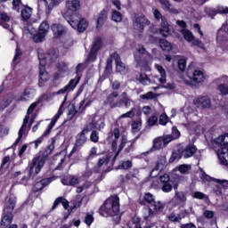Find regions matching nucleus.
<instances>
[{
    "label": "nucleus",
    "instance_id": "obj_1",
    "mask_svg": "<svg viewBox=\"0 0 228 228\" xmlns=\"http://www.w3.org/2000/svg\"><path fill=\"white\" fill-rule=\"evenodd\" d=\"M120 213V199L111 196L100 208L102 216H117Z\"/></svg>",
    "mask_w": 228,
    "mask_h": 228
},
{
    "label": "nucleus",
    "instance_id": "obj_2",
    "mask_svg": "<svg viewBox=\"0 0 228 228\" xmlns=\"http://www.w3.org/2000/svg\"><path fill=\"white\" fill-rule=\"evenodd\" d=\"M56 58V55L51 53H44L38 52V60H39V86H44L45 83L49 81V73L45 70V65L47 61H53Z\"/></svg>",
    "mask_w": 228,
    "mask_h": 228
},
{
    "label": "nucleus",
    "instance_id": "obj_3",
    "mask_svg": "<svg viewBox=\"0 0 228 228\" xmlns=\"http://www.w3.org/2000/svg\"><path fill=\"white\" fill-rule=\"evenodd\" d=\"M15 197H9L5 200V206L4 208V216L0 223V228H6L11 225L13 220V209H15Z\"/></svg>",
    "mask_w": 228,
    "mask_h": 228
},
{
    "label": "nucleus",
    "instance_id": "obj_4",
    "mask_svg": "<svg viewBox=\"0 0 228 228\" xmlns=\"http://www.w3.org/2000/svg\"><path fill=\"white\" fill-rule=\"evenodd\" d=\"M37 104L38 102H34L28 107L27 110V115L23 119V124L19 131L18 138L16 139V143H19V142H20V139L22 138V136H28V132H26V126H28V127H31V126L35 122V119L37 118V115L32 113L35 108H37Z\"/></svg>",
    "mask_w": 228,
    "mask_h": 228
},
{
    "label": "nucleus",
    "instance_id": "obj_5",
    "mask_svg": "<svg viewBox=\"0 0 228 228\" xmlns=\"http://www.w3.org/2000/svg\"><path fill=\"white\" fill-rule=\"evenodd\" d=\"M221 148L217 151V158L221 165H228V134L220 135L215 141Z\"/></svg>",
    "mask_w": 228,
    "mask_h": 228
},
{
    "label": "nucleus",
    "instance_id": "obj_6",
    "mask_svg": "<svg viewBox=\"0 0 228 228\" xmlns=\"http://www.w3.org/2000/svg\"><path fill=\"white\" fill-rule=\"evenodd\" d=\"M181 79L183 83L188 86H195V85H200V83H204V81H206V75L204 74V71L200 69H195L192 72V76L185 73L181 77Z\"/></svg>",
    "mask_w": 228,
    "mask_h": 228
},
{
    "label": "nucleus",
    "instance_id": "obj_7",
    "mask_svg": "<svg viewBox=\"0 0 228 228\" xmlns=\"http://www.w3.org/2000/svg\"><path fill=\"white\" fill-rule=\"evenodd\" d=\"M126 143H127V138L122 137L118 151H112L111 152H109L107 155L100 158L98 161V167H107L108 163H110V158H113V161H115V159H117V158L118 157V154H120V151H122L126 146Z\"/></svg>",
    "mask_w": 228,
    "mask_h": 228
},
{
    "label": "nucleus",
    "instance_id": "obj_8",
    "mask_svg": "<svg viewBox=\"0 0 228 228\" xmlns=\"http://www.w3.org/2000/svg\"><path fill=\"white\" fill-rule=\"evenodd\" d=\"M63 104L61 105L57 114H55V116L53 118L51 123L48 126V129L43 134V135L39 138H37L35 141V149H38V145H40V143H42L44 142V136H47V134H49L51 133V131L53 130V127H54V126H56V122H58V119L60 118V117H61V115H63Z\"/></svg>",
    "mask_w": 228,
    "mask_h": 228
},
{
    "label": "nucleus",
    "instance_id": "obj_9",
    "mask_svg": "<svg viewBox=\"0 0 228 228\" xmlns=\"http://www.w3.org/2000/svg\"><path fill=\"white\" fill-rule=\"evenodd\" d=\"M44 165H45V157L37 156L34 158L30 163V175L40 174L42 168H44Z\"/></svg>",
    "mask_w": 228,
    "mask_h": 228
},
{
    "label": "nucleus",
    "instance_id": "obj_10",
    "mask_svg": "<svg viewBox=\"0 0 228 228\" xmlns=\"http://www.w3.org/2000/svg\"><path fill=\"white\" fill-rule=\"evenodd\" d=\"M197 152V147L193 144L187 145L182 151H176L172 154L173 159H181V158H191Z\"/></svg>",
    "mask_w": 228,
    "mask_h": 228
},
{
    "label": "nucleus",
    "instance_id": "obj_11",
    "mask_svg": "<svg viewBox=\"0 0 228 228\" xmlns=\"http://www.w3.org/2000/svg\"><path fill=\"white\" fill-rule=\"evenodd\" d=\"M91 125L87 126L77 136V141L75 143V146L73 147L70 154H74L79 147H83L85 143H86V134L92 131V127L90 126Z\"/></svg>",
    "mask_w": 228,
    "mask_h": 228
},
{
    "label": "nucleus",
    "instance_id": "obj_12",
    "mask_svg": "<svg viewBox=\"0 0 228 228\" xmlns=\"http://www.w3.org/2000/svg\"><path fill=\"white\" fill-rule=\"evenodd\" d=\"M167 167V158L165 155H162L159 158L155 167L151 172V177H158L159 175V172L165 170Z\"/></svg>",
    "mask_w": 228,
    "mask_h": 228
},
{
    "label": "nucleus",
    "instance_id": "obj_13",
    "mask_svg": "<svg viewBox=\"0 0 228 228\" xmlns=\"http://www.w3.org/2000/svg\"><path fill=\"white\" fill-rule=\"evenodd\" d=\"M117 97H118V93L117 92L110 94L104 102L105 106H109L110 110H113L114 108H120L122 106V98L120 100H117Z\"/></svg>",
    "mask_w": 228,
    "mask_h": 228
},
{
    "label": "nucleus",
    "instance_id": "obj_14",
    "mask_svg": "<svg viewBox=\"0 0 228 228\" xmlns=\"http://www.w3.org/2000/svg\"><path fill=\"white\" fill-rule=\"evenodd\" d=\"M27 35H30L33 38L34 42H42L44 38H45V35H47V30L45 29H31L27 30Z\"/></svg>",
    "mask_w": 228,
    "mask_h": 228
},
{
    "label": "nucleus",
    "instance_id": "obj_15",
    "mask_svg": "<svg viewBox=\"0 0 228 228\" xmlns=\"http://www.w3.org/2000/svg\"><path fill=\"white\" fill-rule=\"evenodd\" d=\"M134 25L140 29H143V28H147V26H151V20H147L145 16L140 15L133 18Z\"/></svg>",
    "mask_w": 228,
    "mask_h": 228
},
{
    "label": "nucleus",
    "instance_id": "obj_16",
    "mask_svg": "<svg viewBox=\"0 0 228 228\" xmlns=\"http://www.w3.org/2000/svg\"><path fill=\"white\" fill-rule=\"evenodd\" d=\"M194 105L197 108H211V100L208 96H200L193 100Z\"/></svg>",
    "mask_w": 228,
    "mask_h": 228
},
{
    "label": "nucleus",
    "instance_id": "obj_17",
    "mask_svg": "<svg viewBox=\"0 0 228 228\" xmlns=\"http://www.w3.org/2000/svg\"><path fill=\"white\" fill-rule=\"evenodd\" d=\"M0 20L4 29H13V21H12V17L8 13L0 12Z\"/></svg>",
    "mask_w": 228,
    "mask_h": 228
},
{
    "label": "nucleus",
    "instance_id": "obj_18",
    "mask_svg": "<svg viewBox=\"0 0 228 228\" xmlns=\"http://www.w3.org/2000/svg\"><path fill=\"white\" fill-rule=\"evenodd\" d=\"M102 45V43L101 42V39H98L94 43L89 56L87 58L88 61H94L97 59V52L101 49Z\"/></svg>",
    "mask_w": 228,
    "mask_h": 228
},
{
    "label": "nucleus",
    "instance_id": "obj_19",
    "mask_svg": "<svg viewBox=\"0 0 228 228\" xmlns=\"http://www.w3.org/2000/svg\"><path fill=\"white\" fill-rule=\"evenodd\" d=\"M81 77H77L75 79H71L67 86L58 91L57 94H65V92H72L79 85Z\"/></svg>",
    "mask_w": 228,
    "mask_h": 228
},
{
    "label": "nucleus",
    "instance_id": "obj_20",
    "mask_svg": "<svg viewBox=\"0 0 228 228\" xmlns=\"http://www.w3.org/2000/svg\"><path fill=\"white\" fill-rule=\"evenodd\" d=\"M68 23L75 29V28H77V29H86L89 26L88 20L85 18H81L79 21H74L70 20L68 21Z\"/></svg>",
    "mask_w": 228,
    "mask_h": 228
},
{
    "label": "nucleus",
    "instance_id": "obj_21",
    "mask_svg": "<svg viewBox=\"0 0 228 228\" xmlns=\"http://www.w3.org/2000/svg\"><path fill=\"white\" fill-rule=\"evenodd\" d=\"M113 58L116 61V70H117V72H119V74H127V68L122 62L118 54L114 53Z\"/></svg>",
    "mask_w": 228,
    "mask_h": 228
},
{
    "label": "nucleus",
    "instance_id": "obj_22",
    "mask_svg": "<svg viewBox=\"0 0 228 228\" xmlns=\"http://www.w3.org/2000/svg\"><path fill=\"white\" fill-rule=\"evenodd\" d=\"M200 179L202 181H214V183H217V184H221V186H224V188L228 186V181L227 180H220V179H216V178H211L206 173H201L200 174Z\"/></svg>",
    "mask_w": 228,
    "mask_h": 228
},
{
    "label": "nucleus",
    "instance_id": "obj_23",
    "mask_svg": "<svg viewBox=\"0 0 228 228\" xmlns=\"http://www.w3.org/2000/svg\"><path fill=\"white\" fill-rule=\"evenodd\" d=\"M66 8L69 12H77L81 8L79 0H69L66 2Z\"/></svg>",
    "mask_w": 228,
    "mask_h": 228
},
{
    "label": "nucleus",
    "instance_id": "obj_24",
    "mask_svg": "<svg viewBox=\"0 0 228 228\" xmlns=\"http://www.w3.org/2000/svg\"><path fill=\"white\" fill-rule=\"evenodd\" d=\"M106 19H108V12L106 10H102L99 13L97 20H96V28L98 29L102 28V26L104 25V22H106Z\"/></svg>",
    "mask_w": 228,
    "mask_h": 228
},
{
    "label": "nucleus",
    "instance_id": "obj_25",
    "mask_svg": "<svg viewBox=\"0 0 228 228\" xmlns=\"http://www.w3.org/2000/svg\"><path fill=\"white\" fill-rule=\"evenodd\" d=\"M155 69L158 70L159 74H160L159 82H160L161 85H165V83H167V71L165 70L163 66L159 64H155Z\"/></svg>",
    "mask_w": 228,
    "mask_h": 228
},
{
    "label": "nucleus",
    "instance_id": "obj_26",
    "mask_svg": "<svg viewBox=\"0 0 228 228\" xmlns=\"http://www.w3.org/2000/svg\"><path fill=\"white\" fill-rule=\"evenodd\" d=\"M59 72L55 74L54 79H60V77H63L65 73L69 70L67 64L65 62H61L58 65Z\"/></svg>",
    "mask_w": 228,
    "mask_h": 228
},
{
    "label": "nucleus",
    "instance_id": "obj_27",
    "mask_svg": "<svg viewBox=\"0 0 228 228\" xmlns=\"http://www.w3.org/2000/svg\"><path fill=\"white\" fill-rule=\"evenodd\" d=\"M220 83H224V84H221L218 86V90L219 92H221V94H223V95H226V94L228 93V88L225 85H228V77L227 76L222 77L220 78Z\"/></svg>",
    "mask_w": 228,
    "mask_h": 228
},
{
    "label": "nucleus",
    "instance_id": "obj_28",
    "mask_svg": "<svg viewBox=\"0 0 228 228\" xmlns=\"http://www.w3.org/2000/svg\"><path fill=\"white\" fill-rule=\"evenodd\" d=\"M165 142L163 141V137H158L153 141L152 151H159L161 149H165Z\"/></svg>",
    "mask_w": 228,
    "mask_h": 228
},
{
    "label": "nucleus",
    "instance_id": "obj_29",
    "mask_svg": "<svg viewBox=\"0 0 228 228\" xmlns=\"http://www.w3.org/2000/svg\"><path fill=\"white\" fill-rule=\"evenodd\" d=\"M159 45L162 51H172V44L168 43L166 39H160Z\"/></svg>",
    "mask_w": 228,
    "mask_h": 228
},
{
    "label": "nucleus",
    "instance_id": "obj_30",
    "mask_svg": "<svg viewBox=\"0 0 228 228\" xmlns=\"http://www.w3.org/2000/svg\"><path fill=\"white\" fill-rule=\"evenodd\" d=\"M30 95H31V91L25 90L21 94L16 97V101L18 102L29 101V97H31Z\"/></svg>",
    "mask_w": 228,
    "mask_h": 228
},
{
    "label": "nucleus",
    "instance_id": "obj_31",
    "mask_svg": "<svg viewBox=\"0 0 228 228\" xmlns=\"http://www.w3.org/2000/svg\"><path fill=\"white\" fill-rule=\"evenodd\" d=\"M183 126H187V129H189V131L191 132L194 131V133L197 134L200 133V131H199L200 129V126H199L195 122L183 123Z\"/></svg>",
    "mask_w": 228,
    "mask_h": 228
},
{
    "label": "nucleus",
    "instance_id": "obj_32",
    "mask_svg": "<svg viewBox=\"0 0 228 228\" xmlns=\"http://www.w3.org/2000/svg\"><path fill=\"white\" fill-rule=\"evenodd\" d=\"M137 81H140L142 85H151V78L146 74L140 73L136 76Z\"/></svg>",
    "mask_w": 228,
    "mask_h": 228
},
{
    "label": "nucleus",
    "instance_id": "obj_33",
    "mask_svg": "<svg viewBox=\"0 0 228 228\" xmlns=\"http://www.w3.org/2000/svg\"><path fill=\"white\" fill-rule=\"evenodd\" d=\"M31 13H33V10L29 7H25L21 11V17L23 20H28V19H31Z\"/></svg>",
    "mask_w": 228,
    "mask_h": 228
},
{
    "label": "nucleus",
    "instance_id": "obj_34",
    "mask_svg": "<svg viewBox=\"0 0 228 228\" xmlns=\"http://www.w3.org/2000/svg\"><path fill=\"white\" fill-rule=\"evenodd\" d=\"M133 133H139L142 131V118H139L132 123Z\"/></svg>",
    "mask_w": 228,
    "mask_h": 228
},
{
    "label": "nucleus",
    "instance_id": "obj_35",
    "mask_svg": "<svg viewBox=\"0 0 228 228\" xmlns=\"http://www.w3.org/2000/svg\"><path fill=\"white\" fill-rule=\"evenodd\" d=\"M123 102L125 103L126 108H129L134 104L133 101L127 98V94L126 93H123L121 95V104Z\"/></svg>",
    "mask_w": 228,
    "mask_h": 228
},
{
    "label": "nucleus",
    "instance_id": "obj_36",
    "mask_svg": "<svg viewBox=\"0 0 228 228\" xmlns=\"http://www.w3.org/2000/svg\"><path fill=\"white\" fill-rule=\"evenodd\" d=\"M58 204H61L64 209H69V200H65V198H58L53 204V208H56Z\"/></svg>",
    "mask_w": 228,
    "mask_h": 228
},
{
    "label": "nucleus",
    "instance_id": "obj_37",
    "mask_svg": "<svg viewBox=\"0 0 228 228\" xmlns=\"http://www.w3.org/2000/svg\"><path fill=\"white\" fill-rule=\"evenodd\" d=\"M61 183L66 186L69 184H70V186H76V184H79V179H77L76 176H72L69 178V182H67L65 179H62Z\"/></svg>",
    "mask_w": 228,
    "mask_h": 228
},
{
    "label": "nucleus",
    "instance_id": "obj_38",
    "mask_svg": "<svg viewBox=\"0 0 228 228\" xmlns=\"http://www.w3.org/2000/svg\"><path fill=\"white\" fill-rule=\"evenodd\" d=\"M113 60H115V57L111 55L108 60H107V65L105 68V74H111V70L113 69Z\"/></svg>",
    "mask_w": 228,
    "mask_h": 228
},
{
    "label": "nucleus",
    "instance_id": "obj_39",
    "mask_svg": "<svg viewBox=\"0 0 228 228\" xmlns=\"http://www.w3.org/2000/svg\"><path fill=\"white\" fill-rule=\"evenodd\" d=\"M180 32L182 33V35H183V37L187 42H193V40H195L193 37V34H191L190 30L182 29L180 30Z\"/></svg>",
    "mask_w": 228,
    "mask_h": 228
},
{
    "label": "nucleus",
    "instance_id": "obj_40",
    "mask_svg": "<svg viewBox=\"0 0 228 228\" xmlns=\"http://www.w3.org/2000/svg\"><path fill=\"white\" fill-rule=\"evenodd\" d=\"M113 136L115 138V141L112 142V151L117 152V139L120 138V130L118 128L114 129L113 131Z\"/></svg>",
    "mask_w": 228,
    "mask_h": 228
},
{
    "label": "nucleus",
    "instance_id": "obj_41",
    "mask_svg": "<svg viewBox=\"0 0 228 228\" xmlns=\"http://www.w3.org/2000/svg\"><path fill=\"white\" fill-rule=\"evenodd\" d=\"M191 169V166L183 164L176 167L175 170H178L180 174H186Z\"/></svg>",
    "mask_w": 228,
    "mask_h": 228
},
{
    "label": "nucleus",
    "instance_id": "obj_42",
    "mask_svg": "<svg viewBox=\"0 0 228 228\" xmlns=\"http://www.w3.org/2000/svg\"><path fill=\"white\" fill-rule=\"evenodd\" d=\"M142 54H145V48L143 46H139L134 54L135 61H140L142 60Z\"/></svg>",
    "mask_w": 228,
    "mask_h": 228
},
{
    "label": "nucleus",
    "instance_id": "obj_43",
    "mask_svg": "<svg viewBox=\"0 0 228 228\" xmlns=\"http://www.w3.org/2000/svg\"><path fill=\"white\" fill-rule=\"evenodd\" d=\"M87 126H90V127H92V129H94V128H95V129H104V120L100 118L96 122V124L90 123Z\"/></svg>",
    "mask_w": 228,
    "mask_h": 228
},
{
    "label": "nucleus",
    "instance_id": "obj_44",
    "mask_svg": "<svg viewBox=\"0 0 228 228\" xmlns=\"http://www.w3.org/2000/svg\"><path fill=\"white\" fill-rule=\"evenodd\" d=\"M111 19L114 22H121L122 21V13L118 11H112Z\"/></svg>",
    "mask_w": 228,
    "mask_h": 228
},
{
    "label": "nucleus",
    "instance_id": "obj_45",
    "mask_svg": "<svg viewBox=\"0 0 228 228\" xmlns=\"http://www.w3.org/2000/svg\"><path fill=\"white\" fill-rule=\"evenodd\" d=\"M133 167V162L130 160H125L121 162V164L118 166L119 170H128V168H131Z\"/></svg>",
    "mask_w": 228,
    "mask_h": 228
},
{
    "label": "nucleus",
    "instance_id": "obj_46",
    "mask_svg": "<svg viewBox=\"0 0 228 228\" xmlns=\"http://www.w3.org/2000/svg\"><path fill=\"white\" fill-rule=\"evenodd\" d=\"M10 104H12V97L4 99L0 102V110H4V108H8V106H10Z\"/></svg>",
    "mask_w": 228,
    "mask_h": 228
},
{
    "label": "nucleus",
    "instance_id": "obj_47",
    "mask_svg": "<svg viewBox=\"0 0 228 228\" xmlns=\"http://www.w3.org/2000/svg\"><path fill=\"white\" fill-rule=\"evenodd\" d=\"M152 13L154 19H156L157 20H162L163 19H165L163 14H161V12H159V10H158L157 8L152 9Z\"/></svg>",
    "mask_w": 228,
    "mask_h": 228
},
{
    "label": "nucleus",
    "instance_id": "obj_48",
    "mask_svg": "<svg viewBox=\"0 0 228 228\" xmlns=\"http://www.w3.org/2000/svg\"><path fill=\"white\" fill-rule=\"evenodd\" d=\"M159 1L164 12H168V10H170V7L172 6V4H170V2H168V0H159Z\"/></svg>",
    "mask_w": 228,
    "mask_h": 228
},
{
    "label": "nucleus",
    "instance_id": "obj_49",
    "mask_svg": "<svg viewBox=\"0 0 228 228\" xmlns=\"http://www.w3.org/2000/svg\"><path fill=\"white\" fill-rule=\"evenodd\" d=\"M133 117H134V108L131 109L130 111H127L125 114H122L118 120H122V118H133Z\"/></svg>",
    "mask_w": 228,
    "mask_h": 228
},
{
    "label": "nucleus",
    "instance_id": "obj_50",
    "mask_svg": "<svg viewBox=\"0 0 228 228\" xmlns=\"http://www.w3.org/2000/svg\"><path fill=\"white\" fill-rule=\"evenodd\" d=\"M99 154L97 153V147H92L89 151V155L87 159H94V158H97Z\"/></svg>",
    "mask_w": 228,
    "mask_h": 228
},
{
    "label": "nucleus",
    "instance_id": "obj_51",
    "mask_svg": "<svg viewBox=\"0 0 228 228\" xmlns=\"http://www.w3.org/2000/svg\"><path fill=\"white\" fill-rule=\"evenodd\" d=\"M147 124L150 127H152L158 124V117L151 116L147 119Z\"/></svg>",
    "mask_w": 228,
    "mask_h": 228
},
{
    "label": "nucleus",
    "instance_id": "obj_52",
    "mask_svg": "<svg viewBox=\"0 0 228 228\" xmlns=\"http://www.w3.org/2000/svg\"><path fill=\"white\" fill-rule=\"evenodd\" d=\"M54 151V142H53L45 150V154L43 156V158H47L49 154H52L53 151Z\"/></svg>",
    "mask_w": 228,
    "mask_h": 228
},
{
    "label": "nucleus",
    "instance_id": "obj_53",
    "mask_svg": "<svg viewBox=\"0 0 228 228\" xmlns=\"http://www.w3.org/2000/svg\"><path fill=\"white\" fill-rule=\"evenodd\" d=\"M85 223L86 224V225H88V227H90L92 224H94V215L86 214Z\"/></svg>",
    "mask_w": 228,
    "mask_h": 228
},
{
    "label": "nucleus",
    "instance_id": "obj_54",
    "mask_svg": "<svg viewBox=\"0 0 228 228\" xmlns=\"http://www.w3.org/2000/svg\"><path fill=\"white\" fill-rule=\"evenodd\" d=\"M178 69L179 70H185L186 69V59L182 58L178 60Z\"/></svg>",
    "mask_w": 228,
    "mask_h": 228
},
{
    "label": "nucleus",
    "instance_id": "obj_55",
    "mask_svg": "<svg viewBox=\"0 0 228 228\" xmlns=\"http://www.w3.org/2000/svg\"><path fill=\"white\" fill-rule=\"evenodd\" d=\"M162 139H163V142H164V145H165L166 147H167V145H168V143H170V142H174V140H175V139H174V137H173L172 135H170V134L162 136Z\"/></svg>",
    "mask_w": 228,
    "mask_h": 228
},
{
    "label": "nucleus",
    "instance_id": "obj_56",
    "mask_svg": "<svg viewBox=\"0 0 228 228\" xmlns=\"http://www.w3.org/2000/svg\"><path fill=\"white\" fill-rule=\"evenodd\" d=\"M159 124L160 126H167V124H168V116H167V114H162L159 117Z\"/></svg>",
    "mask_w": 228,
    "mask_h": 228
},
{
    "label": "nucleus",
    "instance_id": "obj_57",
    "mask_svg": "<svg viewBox=\"0 0 228 228\" xmlns=\"http://www.w3.org/2000/svg\"><path fill=\"white\" fill-rule=\"evenodd\" d=\"M171 136H173L174 140H177L178 138L181 137V132L177 129V127L173 126Z\"/></svg>",
    "mask_w": 228,
    "mask_h": 228
},
{
    "label": "nucleus",
    "instance_id": "obj_58",
    "mask_svg": "<svg viewBox=\"0 0 228 228\" xmlns=\"http://www.w3.org/2000/svg\"><path fill=\"white\" fill-rule=\"evenodd\" d=\"M144 200L148 202V204H152V202H154V195H152L151 192H147L144 195Z\"/></svg>",
    "mask_w": 228,
    "mask_h": 228
},
{
    "label": "nucleus",
    "instance_id": "obj_59",
    "mask_svg": "<svg viewBox=\"0 0 228 228\" xmlns=\"http://www.w3.org/2000/svg\"><path fill=\"white\" fill-rule=\"evenodd\" d=\"M152 209H148L146 210V213L144 214V220H146V222H151L152 220Z\"/></svg>",
    "mask_w": 228,
    "mask_h": 228
},
{
    "label": "nucleus",
    "instance_id": "obj_60",
    "mask_svg": "<svg viewBox=\"0 0 228 228\" xmlns=\"http://www.w3.org/2000/svg\"><path fill=\"white\" fill-rule=\"evenodd\" d=\"M142 113L143 115H145L146 117H149V115H151V113H152V109L151 108V106H144L142 109Z\"/></svg>",
    "mask_w": 228,
    "mask_h": 228
},
{
    "label": "nucleus",
    "instance_id": "obj_61",
    "mask_svg": "<svg viewBox=\"0 0 228 228\" xmlns=\"http://www.w3.org/2000/svg\"><path fill=\"white\" fill-rule=\"evenodd\" d=\"M182 113H183V115H190V113H191V111H193V110L191 109V107H190V105L186 104L182 110H181Z\"/></svg>",
    "mask_w": 228,
    "mask_h": 228
},
{
    "label": "nucleus",
    "instance_id": "obj_62",
    "mask_svg": "<svg viewBox=\"0 0 228 228\" xmlns=\"http://www.w3.org/2000/svg\"><path fill=\"white\" fill-rule=\"evenodd\" d=\"M91 141L94 142V143H97L99 142V133L96 131H93L91 135H90Z\"/></svg>",
    "mask_w": 228,
    "mask_h": 228
},
{
    "label": "nucleus",
    "instance_id": "obj_63",
    "mask_svg": "<svg viewBox=\"0 0 228 228\" xmlns=\"http://www.w3.org/2000/svg\"><path fill=\"white\" fill-rule=\"evenodd\" d=\"M141 99H143V100H149V99H154V93L152 92H148L146 93L145 94H142L140 96Z\"/></svg>",
    "mask_w": 228,
    "mask_h": 228
},
{
    "label": "nucleus",
    "instance_id": "obj_64",
    "mask_svg": "<svg viewBox=\"0 0 228 228\" xmlns=\"http://www.w3.org/2000/svg\"><path fill=\"white\" fill-rule=\"evenodd\" d=\"M162 191H164V193H168V191H172V185L170 183H165L162 187Z\"/></svg>",
    "mask_w": 228,
    "mask_h": 228
}]
</instances>
